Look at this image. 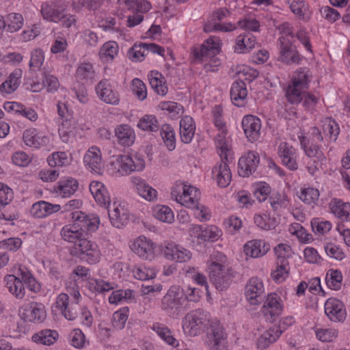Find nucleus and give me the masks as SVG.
I'll use <instances>...</instances> for the list:
<instances>
[{"label": "nucleus", "instance_id": "obj_1", "mask_svg": "<svg viewBox=\"0 0 350 350\" xmlns=\"http://www.w3.org/2000/svg\"><path fill=\"white\" fill-rule=\"evenodd\" d=\"M61 236L68 242H79L75 245V250L76 255L79 258L90 264H94L98 261L100 252L97 250L96 245L88 240L86 233L81 232L77 228L74 229L73 224L64 226L61 230Z\"/></svg>", "mask_w": 350, "mask_h": 350}, {"label": "nucleus", "instance_id": "obj_2", "mask_svg": "<svg viewBox=\"0 0 350 350\" xmlns=\"http://www.w3.org/2000/svg\"><path fill=\"white\" fill-rule=\"evenodd\" d=\"M283 33L286 34V36L280 37L278 40L280 46L278 60L287 65L299 64L303 57L297 50L293 41L288 38V36L291 38L294 37L293 32L287 27L286 30L283 29Z\"/></svg>", "mask_w": 350, "mask_h": 350}, {"label": "nucleus", "instance_id": "obj_3", "mask_svg": "<svg viewBox=\"0 0 350 350\" xmlns=\"http://www.w3.org/2000/svg\"><path fill=\"white\" fill-rule=\"evenodd\" d=\"M210 280L219 291L227 289L234 277L233 270L217 262L213 261L208 267Z\"/></svg>", "mask_w": 350, "mask_h": 350}, {"label": "nucleus", "instance_id": "obj_4", "mask_svg": "<svg viewBox=\"0 0 350 350\" xmlns=\"http://www.w3.org/2000/svg\"><path fill=\"white\" fill-rule=\"evenodd\" d=\"M224 135H219V137H223ZM219 148L221 150V163L218 166H215L213 170V173L216 174V179L217 185L221 187H227L231 180L232 175L228 163L229 162L228 158V149L226 142H223L221 138L219 141Z\"/></svg>", "mask_w": 350, "mask_h": 350}, {"label": "nucleus", "instance_id": "obj_5", "mask_svg": "<svg viewBox=\"0 0 350 350\" xmlns=\"http://www.w3.org/2000/svg\"><path fill=\"white\" fill-rule=\"evenodd\" d=\"M208 321L207 315L202 309H197L188 313L184 318L183 329L191 336L200 334Z\"/></svg>", "mask_w": 350, "mask_h": 350}, {"label": "nucleus", "instance_id": "obj_6", "mask_svg": "<svg viewBox=\"0 0 350 350\" xmlns=\"http://www.w3.org/2000/svg\"><path fill=\"white\" fill-rule=\"evenodd\" d=\"M72 224L74 228H77L81 232L86 233L87 237L89 236L90 232L96 231L100 224V219L98 217L93 216L90 217L84 213L80 211H76L71 213Z\"/></svg>", "mask_w": 350, "mask_h": 350}, {"label": "nucleus", "instance_id": "obj_7", "mask_svg": "<svg viewBox=\"0 0 350 350\" xmlns=\"http://www.w3.org/2000/svg\"><path fill=\"white\" fill-rule=\"evenodd\" d=\"M207 338L212 350H226L227 334L219 322H211L208 328Z\"/></svg>", "mask_w": 350, "mask_h": 350}, {"label": "nucleus", "instance_id": "obj_8", "mask_svg": "<svg viewBox=\"0 0 350 350\" xmlns=\"http://www.w3.org/2000/svg\"><path fill=\"white\" fill-rule=\"evenodd\" d=\"M183 294L178 286H172L161 299V308L170 314L178 312L182 305Z\"/></svg>", "mask_w": 350, "mask_h": 350}, {"label": "nucleus", "instance_id": "obj_9", "mask_svg": "<svg viewBox=\"0 0 350 350\" xmlns=\"http://www.w3.org/2000/svg\"><path fill=\"white\" fill-rule=\"evenodd\" d=\"M21 317L25 321L42 323L46 316L44 306L41 303L31 302L23 308Z\"/></svg>", "mask_w": 350, "mask_h": 350}, {"label": "nucleus", "instance_id": "obj_10", "mask_svg": "<svg viewBox=\"0 0 350 350\" xmlns=\"http://www.w3.org/2000/svg\"><path fill=\"white\" fill-rule=\"evenodd\" d=\"M327 317L334 322H342L346 319V310L343 303L338 299H328L324 306Z\"/></svg>", "mask_w": 350, "mask_h": 350}, {"label": "nucleus", "instance_id": "obj_11", "mask_svg": "<svg viewBox=\"0 0 350 350\" xmlns=\"http://www.w3.org/2000/svg\"><path fill=\"white\" fill-rule=\"evenodd\" d=\"M244 133L250 142L259 139L261 130V120L256 116L247 115L242 120Z\"/></svg>", "mask_w": 350, "mask_h": 350}, {"label": "nucleus", "instance_id": "obj_12", "mask_svg": "<svg viewBox=\"0 0 350 350\" xmlns=\"http://www.w3.org/2000/svg\"><path fill=\"white\" fill-rule=\"evenodd\" d=\"M260 158L257 152L249 151L241 157L238 163V173L243 177H248L255 172L259 163Z\"/></svg>", "mask_w": 350, "mask_h": 350}, {"label": "nucleus", "instance_id": "obj_13", "mask_svg": "<svg viewBox=\"0 0 350 350\" xmlns=\"http://www.w3.org/2000/svg\"><path fill=\"white\" fill-rule=\"evenodd\" d=\"M283 310V306L280 302V297L275 293H270L263 306V313L267 321L270 323L275 321Z\"/></svg>", "mask_w": 350, "mask_h": 350}, {"label": "nucleus", "instance_id": "obj_14", "mask_svg": "<svg viewBox=\"0 0 350 350\" xmlns=\"http://www.w3.org/2000/svg\"><path fill=\"white\" fill-rule=\"evenodd\" d=\"M109 218L111 225L117 228H121L129 222V215L126 208L120 204L113 203L111 207H107Z\"/></svg>", "mask_w": 350, "mask_h": 350}, {"label": "nucleus", "instance_id": "obj_15", "mask_svg": "<svg viewBox=\"0 0 350 350\" xmlns=\"http://www.w3.org/2000/svg\"><path fill=\"white\" fill-rule=\"evenodd\" d=\"M263 293V284L258 278H252L245 286L246 298L252 305L258 304L262 301Z\"/></svg>", "mask_w": 350, "mask_h": 350}, {"label": "nucleus", "instance_id": "obj_16", "mask_svg": "<svg viewBox=\"0 0 350 350\" xmlns=\"http://www.w3.org/2000/svg\"><path fill=\"white\" fill-rule=\"evenodd\" d=\"M218 43L213 38H208L202 44L193 49V54L196 59L203 60L204 58H211L219 53Z\"/></svg>", "mask_w": 350, "mask_h": 350}, {"label": "nucleus", "instance_id": "obj_17", "mask_svg": "<svg viewBox=\"0 0 350 350\" xmlns=\"http://www.w3.org/2000/svg\"><path fill=\"white\" fill-rule=\"evenodd\" d=\"M96 93L101 100L107 104L118 105L120 102L119 94L111 88L107 80L100 81L96 87Z\"/></svg>", "mask_w": 350, "mask_h": 350}, {"label": "nucleus", "instance_id": "obj_18", "mask_svg": "<svg viewBox=\"0 0 350 350\" xmlns=\"http://www.w3.org/2000/svg\"><path fill=\"white\" fill-rule=\"evenodd\" d=\"M131 247L141 258L147 259L153 256L154 243L144 236H140L135 239Z\"/></svg>", "mask_w": 350, "mask_h": 350}, {"label": "nucleus", "instance_id": "obj_19", "mask_svg": "<svg viewBox=\"0 0 350 350\" xmlns=\"http://www.w3.org/2000/svg\"><path fill=\"white\" fill-rule=\"evenodd\" d=\"M90 191L96 202L100 206H110L111 198L105 185L99 181H92L90 184Z\"/></svg>", "mask_w": 350, "mask_h": 350}, {"label": "nucleus", "instance_id": "obj_20", "mask_svg": "<svg viewBox=\"0 0 350 350\" xmlns=\"http://www.w3.org/2000/svg\"><path fill=\"white\" fill-rule=\"evenodd\" d=\"M83 162L92 172L100 174L103 170V163L100 150L95 147H91L83 158Z\"/></svg>", "mask_w": 350, "mask_h": 350}, {"label": "nucleus", "instance_id": "obj_21", "mask_svg": "<svg viewBox=\"0 0 350 350\" xmlns=\"http://www.w3.org/2000/svg\"><path fill=\"white\" fill-rule=\"evenodd\" d=\"M270 250L269 243L262 240H252L247 241L243 247V251L247 256L258 258L266 254Z\"/></svg>", "mask_w": 350, "mask_h": 350}, {"label": "nucleus", "instance_id": "obj_22", "mask_svg": "<svg viewBox=\"0 0 350 350\" xmlns=\"http://www.w3.org/2000/svg\"><path fill=\"white\" fill-rule=\"evenodd\" d=\"M59 204H53L46 201L34 203L30 210L31 214L36 218H44L60 210Z\"/></svg>", "mask_w": 350, "mask_h": 350}, {"label": "nucleus", "instance_id": "obj_23", "mask_svg": "<svg viewBox=\"0 0 350 350\" xmlns=\"http://www.w3.org/2000/svg\"><path fill=\"white\" fill-rule=\"evenodd\" d=\"M299 141L305 154L310 158H314V163L322 165L325 161L326 158L318 145L310 144L307 138L304 136L299 137Z\"/></svg>", "mask_w": 350, "mask_h": 350}, {"label": "nucleus", "instance_id": "obj_24", "mask_svg": "<svg viewBox=\"0 0 350 350\" xmlns=\"http://www.w3.org/2000/svg\"><path fill=\"white\" fill-rule=\"evenodd\" d=\"M68 301V295L66 293H61L56 300L57 308L61 310L62 314L66 319L73 321L77 317V312L75 309V307L77 306L73 304V303L69 304Z\"/></svg>", "mask_w": 350, "mask_h": 350}, {"label": "nucleus", "instance_id": "obj_25", "mask_svg": "<svg viewBox=\"0 0 350 350\" xmlns=\"http://www.w3.org/2000/svg\"><path fill=\"white\" fill-rule=\"evenodd\" d=\"M23 139L25 144L33 148L44 146L49 142V138L46 135H39L35 129H27L24 131Z\"/></svg>", "mask_w": 350, "mask_h": 350}, {"label": "nucleus", "instance_id": "obj_26", "mask_svg": "<svg viewBox=\"0 0 350 350\" xmlns=\"http://www.w3.org/2000/svg\"><path fill=\"white\" fill-rule=\"evenodd\" d=\"M196 131V124L193 119L186 116L180 121V135L181 141L185 144L191 142Z\"/></svg>", "mask_w": 350, "mask_h": 350}, {"label": "nucleus", "instance_id": "obj_27", "mask_svg": "<svg viewBox=\"0 0 350 350\" xmlns=\"http://www.w3.org/2000/svg\"><path fill=\"white\" fill-rule=\"evenodd\" d=\"M283 330L282 329L281 325L279 327L275 325L270 327L268 330L265 332L258 339L257 346L258 349L263 350L268 347L271 343L276 341L280 336Z\"/></svg>", "mask_w": 350, "mask_h": 350}, {"label": "nucleus", "instance_id": "obj_28", "mask_svg": "<svg viewBox=\"0 0 350 350\" xmlns=\"http://www.w3.org/2000/svg\"><path fill=\"white\" fill-rule=\"evenodd\" d=\"M131 181L139 195L145 200L152 201L157 198V191L147 184L144 180L139 177H133Z\"/></svg>", "mask_w": 350, "mask_h": 350}, {"label": "nucleus", "instance_id": "obj_29", "mask_svg": "<svg viewBox=\"0 0 350 350\" xmlns=\"http://www.w3.org/2000/svg\"><path fill=\"white\" fill-rule=\"evenodd\" d=\"M247 95L246 85L243 81L232 83L230 89V98L234 105L239 107L244 106Z\"/></svg>", "mask_w": 350, "mask_h": 350}, {"label": "nucleus", "instance_id": "obj_30", "mask_svg": "<svg viewBox=\"0 0 350 350\" xmlns=\"http://www.w3.org/2000/svg\"><path fill=\"white\" fill-rule=\"evenodd\" d=\"M118 142L123 146H130L135 141V135L133 129L127 124L119 125L115 129Z\"/></svg>", "mask_w": 350, "mask_h": 350}, {"label": "nucleus", "instance_id": "obj_31", "mask_svg": "<svg viewBox=\"0 0 350 350\" xmlns=\"http://www.w3.org/2000/svg\"><path fill=\"white\" fill-rule=\"evenodd\" d=\"M77 189V180L70 178L59 181L57 185L53 187V191L63 198H66L72 195Z\"/></svg>", "mask_w": 350, "mask_h": 350}, {"label": "nucleus", "instance_id": "obj_32", "mask_svg": "<svg viewBox=\"0 0 350 350\" xmlns=\"http://www.w3.org/2000/svg\"><path fill=\"white\" fill-rule=\"evenodd\" d=\"M6 287L9 291L18 299L25 296L24 282L18 277L10 275L5 277Z\"/></svg>", "mask_w": 350, "mask_h": 350}, {"label": "nucleus", "instance_id": "obj_33", "mask_svg": "<svg viewBox=\"0 0 350 350\" xmlns=\"http://www.w3.org/2000/svg\"><path fill=\"white\" fill-rule=\"evenodd\" d=\"M22 77V70H15L12 72L8 79L0 86V91L2 93L11 94L14 92L21 83L20 79Z\"/></svg>", "mask_w": 350, "mask_h": 350}, {"label": "nucleus", "instance_id": "obj_34", "mask_svg": "<svg viewBox=\"0 0 350 350\" xmlns=\"http://www.w3.org/2000/svg\"><path fill=\"white\" fill-rule=\"evenodd\" d=\"M236 44V52L240 53H247L254 47L256 44V38L250 33L244 35H239L237 38Z\"/></svg>", "mask_w": 350, "mask_h": 350}, {"label": "nucleus", "instance_id": "obj_35", "mask_svg": "<svg viewBox=\"0 0 350 350\" xmlns=\"http://www.w3.org/2000/svg\"><path fill=\"white\" fill-rule=\"evenodd\" d=\"M40 12L44 19L51 22L59 23L64 18V10H56L47 3H42Z\"/></svg>", "mask_w": 350, "mask_h": 350}, {"label": "nucleus", "instance_id": "obj_36", "mask_svg": "<svg viewBox=\"0 0 350 350\" xmlns=\"http://www.w3.org/2000/svg\"><path fill=\"white\" fill-rule=\"evenodd\" d=\"M165 256L167 259L175 260L179 262H186L190 259V252L176 246L172 248L167 247L165 251Z\"/></svg>", "mask_w": 350, "mask_h": 350}, {"label": "nucleus", "instance_id": "obj_37", "mask_svg": "<svg viewBox=\"0 0 350 350\" xmlns=\"http://www.w3.org/2000/svg\"><path fill=\"white\" fill-rule=\"evenodd\" d=\"M150 84L155 92L161 96H165L167 92V87L162 75L159 72L151 71L150 75Z\"/></svg>", "mask_w": 350, "mask_h": 350}, {"label": "nucleus", "instance_id": "obj_38", "mask_svg": "<svg viewBox=\"0 0 350 350\" xmlns=\"http://www.w3.org/2000/svg\"><path fill=\"white\" fill-rule=\"evenodd\" d=\"M57 333L55 331L44 329L33 335L32 340L36 343L51 345L56 341Z\"/></svg>", "mask_w": 350, "mask_h": 350}, {"label": "nucleus", "instance_id": "obj_39", "mask_svg": "<svg viewBox=\"0 0 350 350\" xmlns=\"http://www.w3.org/2000/svg\"><path fill=\"white\" fill-rule=\"evenodd\" d=\"M161 136L169 150H173L176 147L175 132L171 125L163 124L161 128Z\"/></svg>", "mask_w": 350, "mask_h": 350}, {"label": "nucleus", "instance_id": "obj_40", "mask_svg": "<svg viewBox=\"0 0 350 350\" xmlns=\"http://www.w3.org/2000/svg\"><path fill=\"white\" fill-rule=\"evenodd\" d=\"M137 127L145 131L155 132L159 129V124L153 115H145L139 119Z\"/></svg>", "mask_w": 350, "mask_h": 350}, {"label": "nucleus", "instance_id": "obj_41", "mask_svg": "<svg viewBox=\"0 0 350 350\" xmlns=\"http://www.w3.org/2000/svg\"><path fill=\"white\" fill-rule=\"evenodd\" d=\"M118 44L116 42L109 41L105 43L100 49L99 55L101 59L112 61L118 53Z\"/></svg>", "mask_w": 350, "mask_h": 350}, {"label": "nucleus", "instance_id": "obj_42", "mask_svg": "<svg viewBox=\"0 0 350 350\" xmlns=\"http://www.w3.org/2000/svg\"><path fill=\"white\" fill-rule=\"evenodd\" d=\"M332 212L342 221H350V203L338 201L331 207Z\"/></svg>", "mask_w": 350, "mask_h": 350}, {"label": "nucleus", "instance_id": "obj_43", "mask_svg": "<svg viewBox=\"0 0 350 350\" xmlns=\"http://www.w3.org/2000/svg\"><path fill=\"white\" fill-rule=\"evenodd\" d=\"M309 70L306 68H299L293 77L292 85L301 88H308L309 82Z\"/></svg>", "mask_w": 350, "mask_h": 350}, {"label": "nucleus", "instance_id": "obj_44", "mask_svg": "<svg viewBox=\"0 0 350 350\" xmlns=\"http://www.w3.org/2000/svg\"><path fill=\"white\" fill-rule=\"evenodd\" d=\"M291 11L303 20H308L310 14L308 8L302 0H288Z\"/></svg>", "mask_w": 350, "mask_h": 350}, {"label": "nucleus", "instance_id": "obj_45", "mask_svg": "<svg viewBox=\"0 0 350 350\" xmlns=\"http://www.w3.org/2000/svg\"><path fill=\"white\" fill-rule=\"evenodd\" d=\"M342 280L341 272L337 269L329 270L325 277L326 284L332 290L337 291L340 288Z\"/></svg>", "mask_w": 350, "mask_h": 350}, {"label": "nucleus", "instance_id": "obj_46", "mask_svg": "<svg viewBox=\"0 0 350 350\" xmlns=\"http://www.w3.org/2000/svg\"><path fill=\"white\" fill-rule=\"evenodd\" d=\"M152 329L168 345H174L176 340L167 327L163 324L155 323L153 324Z\"/></svg>", "mask_w": 350, "mask_h": 350}, {"label": "nucleus", "instance_id": "obj_47", "mask_svg": "<svg viewBox=\"0 0 350 350\" xmlns=\"http://www.w3.org/2000/svg\"><path fill=\"white\" fill-rule=\"evenodd\" d=\"M152 213L156 219L163 222L171 223L174 220V214L167 206L158 205L153 208Z\"/></svg>", "mask_w": 350, "mask_h": 350}, {"label": "nucleus", "instance_id": "obj_48", "mask_svg": "<svg viewBox=\"0 0 350 350\" xmlns=\"http://www.w3.org/2000/svg\"><path fill=\"white\" fill-rule=\"evenodd\" d=\"M302 89L303 88L290 85L287 88L285 94L287 100L293 105L299 104L303 100L305 92L301 91Z\"/></svg>", "mask_w": 350, "mask_h": 350}, {"label": "nucleus", "instance_id": "obj_49", "mask_svg": "<svg viewBox=\"0 0 350 350\" xmlns=\"http://www.w3.org/2000/svg\"><path fill=\"white\" fill-rule=\"evenodd\" d=\"M213 116H214V121L215 126L221 131V133L217 134L216 136V139L217 141V147L219 148V141L221 139V137H219V135H224L223 137V142H225V135L226 134V131L225 129V123L222 120L221 116H222V109L221 107L219 105H217L214 107L213 109Z\"/></svg>", "mask_w": 350, "mask_h": 350}, {"label": "nucleus", "instance_id": "obj_50", "mask_svg": "<svg viewBox=\"0 0 350 350\" xmlns=\"http://www.w3.org/2000/svg\"><path fill=\"white\" fill-rule=\"evenodd\" d=\"M8 31L13 33L18 31L23 26V16L17 13H11L7 16Z\"/></svg>", "mask_w": 350, "mask_h": 350}, {"label": "nucleus", "instance_id": "obj_51", "mask_svg": "<svg viewBox=\"0 0 350 350\" xmlns=\"http://www.w3.org/2000/svg\"><path fill=\"white\" fill-rule=\"evenodd\" d=\"M124 4L128 9L141 13L148 12L151 8L150 3L146 0H124Z\"/></svg>", "mask_w": 350, "mask_h": 350}, {"label": "nucleus", "instance_id": "obj_52", "mask_svg": "<svg viewBox=\"0 0 350 350\" xmlns=\"http://www.w3.org/2000/svg\"><path fill=\"white\" fill-rule=\"evenodd\" d=\"M145 45L146 43L135 44L128 51L129 58L132 61H142L145 56L148 55Z\"/></svg>", "mask_w": 350, "mask_h": 350}, {"label": "nucleus", "instance_id": "obj_53", "mask_svg": "<svg viewBox=\"0 0 350 350\" xmlns=\"http://www.w3.org/2000/svg\"><path fill=\"white\" fill-rule=\"evenodd\" d=\"M116 161L120 164V168L118 170L120 172L129 174L131 172L135 171V170H134V162L132 157L120 154L118 156Z\"/></svg>", "mask_w": 350, "mask_h": 350}, {"label": "nucleus", "instance_id": "obj_54", "mask_svg": "<svg viewBox=\"0 0 350 350\" xmlns=\"http://www.w3.org/2000/svg\"><path fill=\"white\" fill-rule=\"evenodd\" d=\"M160 108L163 111H167L172 117H176V116L183 112V107L176 102L164 101L161 102L159 105Z\"/></svg>", "mask_w": 350, "mask_h": 350}, {"label": "nucleus", "instance_id": "obj_55", "mask_svg": "<svg viewBox=\"0 0 350 350\" xmlns=\"http://www.w3.org/2000/svg\"><path fill=\"white\" fill-rule=\"evenodd\" d=\"M14 198L12 189L0 183V210L11 202Z\"/></svg>", "mask_w": 350, "mask_h": 350}, {"label": "nucleus", "instance_id": "obj_56", "mask_svg": "<svg viewBox=\"0 0 350 350\" xmlns=\"http://www.w3.org/2000/svg\"><path fill=\"white\" fill-rule=\"evenodd\" d=\"M338 331L334 329H319L316 331L317 338L322 342H332L338 336Z\"/></svg>", "mask_w": 350, "mask_h": 350}, {"label": "nucleus", "instance_id": "obj_57", "mask_svg": "<svg viewBox=\"0 0 350 350\" xmlns=\"http://www.w3.org/2000/svg\"><path fill=\"white\" fill-rule=\"evenodd\" d=\"M51 166H63L68 163V158L64 152H57L52 154L47 159Z\"/></svg>", "mask_w": 350, "mask_h": 350}, {"label": "nucleus", "instance_id": "obj_58", "mask_svg": "<svg viewBox=\"0 0 350 350\" xmlns=\"http://www.w3.org/2000/svg\"><path fill=\"white\" fill-rule=\"evenodd\" d=\"M319 196V193L318 189L308 188L301 191L299 198L308 204H310L317 200Z\"/></svg>", "mask_w": 350, "mask_h": 350}, {"label": "nucleus", "instance_id": "obj_59", "mask_svg": "<svg viewBox=\"0 0 350 350\" xmlns=\"http://www.w3.org/2000/svg\"><path fill=\"white\" fill-rule=\"evenodd\" d=\"M133 92L140 100H144L147 96L146 88L144 82L135 78L132 81Z\"/></svg>", "mask_w": 350, "mask_h": 350}, {"label": "nucleus", "instance_id": "obj_60", "mask_svg": "<svg viewBox=\"0 0 350 350\" xmlns=\"http://www.w3.org/2000/svg\"><path fill=\"white\" fill-rule=\"evenodd\" d=\"M77 75L81 79H92L94 76L92 65L89 63L81 64L77 70Z\"/></svg>", "mask_w": 350, "mask_h": 350}, {"label": "nucleus", "instance_id": "obj_61", "mask_svg": "<svg viewBox=\"0 0 350 350\" xmlns=\"http://www.w3.org/2000/svg\"><path fill=\"white\" fill-rule=\"evenodd\" d=\"M44 55L43 51L40 49H36L31 53V57L29 62V68L40 69L43 64Z\"/></svg>", "mask_w": 350, "mask_h": 350}, {"label": "nucleus", "instance_id": "obj_62", "mask_svg": "<svg viewBox=\"0 0 350 350\" xmlns=\"http://www.w3.org/2000/svg\"><path fill=\"white\" fill-rule=\"evenodd\" d=\"M311 227L314 232L323 234L331 230L332 224L328 221H321L318 218H315L311 221Z\"/></svg>", "mask_w": 350, "mask_h": 350}, {"label": "nucleus", "instance_id": "obj_63", "mask_svg": "<svg viewBox=\"0 0 350 350\" xmlns=\"http://www.w3.org/2000/svg\"><path fill=\"white\" fill-rule=\"evenodd\" d=\"M324 248L327 255L332 258L341 260L345 256L342 250L334 243H329Z\"/></svg>", "mask_w": 350, "mask_h": 350}, {"label": "nucleus", "instance_id": "obj_64", "mask_svg": "<svg viewBox=\"0 0 350 350\" xmlns=\"http://www.w3.org/2000/svg\"><path fill=\"white\" fill-rule=\"evenodd\" d=\"M220 236V231L216 226H211L203 229V233L201 234V239L203 241H214Z\"/></svg>", "mask_w": 350, "mask_h": 350}]
</instances>
